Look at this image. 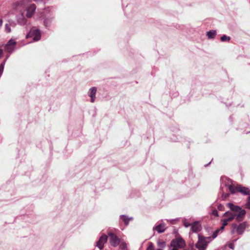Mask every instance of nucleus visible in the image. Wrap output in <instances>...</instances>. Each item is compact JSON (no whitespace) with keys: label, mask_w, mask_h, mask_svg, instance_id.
<instances>
[{"label":"nucleus","mask_w":250,"mask_h":250,"mask_svg":"<svg viewBox=\"0 0 250 250\" xmlns=\"http://www.w3.org/2000/svg\"><path fill=\"white\" fill-rule=\"evenodd\" d=\"M227 206L230 211H226L224 213L223 216L226 218L224 219V225H227L229 222H230L234 218L238 222L242 221L246 215V212L244 209L238 206L234 205L232 203H229Z\"/></svg>","instance_id":"obj_1"},{"label":"nucleus","mask_w":250,"mask_h":250,"mask_svg":"<svg viewBox=\"0 0 250 250\" xmlns=\"http://www.w3.org/2000/svg\"><path fill=\"white\" fill-rule=\"evenodd\" d=\"M248 226V224L247 222H243L238 225H237L236 224H232L231 225L232 229L231 230V234H233L235 231H236L238 234L242 235Z\"/></svg>","instance_id":"obj_2"},{"label":"nucleus","mask_w":250,"mask_h":250,"mask_svg":"<svg viewBox=\"0 0 250 250\" xmlns=\"http://www.w3.org/2000/svg\"><path fill=\"white\" fill-rule=\"evenodd\" d=\"M229 189L232 193H234L237 191L243 195L250 194V190L248 188L244 187L240 185H238L235 187L231 185H229Z\"/></svg>","instance_id":"obj_3"},{"label":"nucleus","mask_w":250,"mask_h":250,"mask_svg":"<svg viewBox=\"0 0 250 250\" xmlns=\"http://www.w3.org/2000/svg\"><path fill=\"white\" fill-rule=\"evenodd\" d=\"M185 245V241L183 239L177 238L171 241L170 246L173 248L171 250H178V248H183Z\"/></svg>","instance_id":"obj_4"},{"label":"nucleus","mask_w":250,"mask_h":250,"mask_svg":"<svg viewBox=\"0 0 250 250\" xmlns=\"http://www.w3.org/2000/svg\"><path fill=\"white\" fill-rule=\"evenodd\" d=\"M30 37H32L34 41H38L40 40L41 39V33L40 31L34 28L31 29L26 35L27 38Z\"/></svg>","instance_id":"obj_5"},{"label":"nucleus","mask_w":250,"mask_h":250,"mask_svg":"<svg viewBox=\"0 0 250 250\" xmlns=\"http://www.w3.org/2000/svg\"><path fill=\"white\" fill-rule=\"evenodd\" d=\"M195 246L199 250H205L207 246V243L205 237L198 234V241L196 244Z\"/></svg>","instance_id":"obj_6"},{"label":"nucleus","mask_w":250,"mask_h":250,"mask_svg":"<svg viewBox=\"0 0 250 250\" xmlns=\"http://www.w3.org/2000/svg\"><path fill=\"white\" fill-rule=\"evenodd\" d=\"M109 237V243L114 247L117 246L120 243L119 238L111 232L108 233Z\"/></svg>","instance_id":"obj_7"},{"label":"nucleus","mask_w":250,"mask_h":250,"mask_svg":"<svg viewBox=\"0 0 250 250\" xmlns=\"http://www.w3.org/2000/svg\"><path fill=\"white\" fill-rule=\"evenodd\" d=\"M16 42L13 40H10L5 46V50L8 52H12L15 47Z\"/></svg>","instance_id":"obj_8"},{"label":"nucleus","mask_w":250,"mask_h":250,"mask_svg":"<svg viewBox=\"0 0 250 250\" xmlns=\"http://www.w3.org/2000/svg\"><path fill=\"white\" fill-rule=\"evenodd\" d=\"M107 236L103 235L100 238L99 241L97 242V246L100 249L102 250L104 248V244L107 242Z\"/></svg>","instance_id":"obj_9"},{"label":"nucleus","mask_w":250,"mask_h":250,"mask_svg":"<svg viewBox=\"0 0 250 250\" xmlns=\"http://www.w3.org/2000/svg\"><path fill=\"white\" fill-rule=\"evenodd\" d=\"M36 6L34 4L30 5L27 9L26 16L28 18H31L35 12Z\"/></svg>","instance_id":"obj_10"},{"label":"nucleus","mask_w":250,"mask_h":250,"mask_svg":"<svg viewBox=\"0 0 250 250\" xmlns=\"http://www.w3.org/2000/svg\"><path fill=\"white\" fill-rule=\"evenodd\" d=\"M201 228V225L199 222H195L191 225V230L193 232L199 231Z\"/></svg>","instance_id":"obj_11"},{"label":"nucleus","mask_w":250,"mask_h":250,"mask_svg":"<svg viewBox=\"0 0 250 250\" xmlns=\"http://www.w3.org/2000/svg\"><path fill=\"white\" fill-rule=\"evenodd\" d=\"M153 229L156 230L159 233H162L165 231L166 229V225L165 223H161L155 227L153 228Z\"/></svg>","instance_id":"obj_12"},{"label":"nucleus","mask_w":250,"mask_h":250,"mask_svg":"<svg viewBox=\"0 0 250 250\" xmlns=\"http://www.w3.org/2000/svg\"><path fill=\"white\" fill-rule=\"evenodd\" d=\"M97 89L95 87H93L89 89V96L91 97V102L93 103L95 101V95L96 93Z\"/></svg>","instance_id":"obj_13"},{"label":"nucleus","mask_w":250,"mask_h":250,"mask_svg":"<svg viewBox=\"0 0 250 250\" xmlns=\"http://www.w3.org/2000/svg\"><path fill=\"white\" fill-rule=\"evenodd\" d=\"M17 21L21 24H24L26 23V19L22 14L18 17Z\"/></svg>","instance_id":"obj_14"},{"label":"nucleus","mask_w":250,"mask_h":250,"mask_svg":"<svg viewBox=\"0 0 250 250\" xmlns=\"http://www.w3.org/2000/svg\"><path fill=\"white\" fill-rule=\"evenodd\" d=\"M15 24L14 23H6L5 25V31L7 32V33H10L11 32V27H14L15 26Z\"/></svg>","instance_id":"obj_15"},{"label":"nucleus","mask_w":250,"mask_h":250,"mask_svg":"<svg viewBox=\"0 0 250 250\" xmlns=\"http://www.w3.org/2000/svg\"><path fill=\"white\" fill-rule=\"evenodd\" d=\"M216 35V31L210 30L207 32V36L209 39H213Z\"/></svg>","instance_id":"obj_16"},{"label":"nucleus","mask_w":250,"mask_h":250,"mask_svg":"<svg viewBox=\"0 0 250 250\" xmlns=\"http://www.w3.org/2000/svg\"><path fill=\"white\" fill-rule=\"evenodd\" d=\"M226 225H224V220H223V224H222V226H221V227L220 228V229H217L215 232L213 233V237L214 238H215L217 236V234L220 231H222L224 229V227L226 226Z\"/></svg>","instance_id":"obj_17"},{"label":"nucleus","mask_w":250,"mask_h":250,"mask_svg":"<svg viewBox=\"0 0 250 250\" xmlns=\"http://www.w3.org/2000/svg\"><path fill=\"white\" fill-rule=\"evenodd\" d=\"M121 219L123 220V221L125 222V224L126 225L128 224L129 221L131 219H132V218H128L125 216V215H122L121 216Z\"/></svg>","instance_id":"obj_18"},{"label":"nucleus","mask_w":250,"mask_h":250,"mask_svg":"<svg viewBox=\"0 0 250 250\" xmlns=\"http://www.w3.org/2000/svg\"><path fill=\"white\" fill-rule=\"evenodd\" d=\"M157 244L159 248L162 249L164 248L166 246L165 242L160 240L157 241Z\"/></svg>","instance_id":"obj_19"},{"label":"nucleus","mask_w":250,"mask_h":250,"mask_svg":"<svg viewBox=\"0 0 250 250\" xmlns=\"http://www.w3.org/2000/svg\"><path fill=\"white\" fill-rule=\"evenodd\" d=\"M120 248L122 250H125L127 249V244L124 242L120 243Z\"/></svg>","instance_id":"obj_20"},{"label":"nucleus","mask_w":250,"mask_h":250,"mask_svg":"<svg viewBox=\"0 0 250 250\" xmlns=\"http://www.w3.org/2000/svg\"><path fill=\"white\" fill-rule=\"evenodd\" d=\"M230 40V37H228L226 35H223L222 37H221V40L222 42H225V41H229Z\"/></svg>","instance_id":"obj_21"},{"label":"nucleus","mask_w":250,"mask_h":250,"mask_svg":"<svg viewBox=\"0 0 250 250\" xmlns=\"http://www.w3.org/2000/svg\"><path fill=\"white\" fill-rule=\"evenodd\" d=\"M146 250H155L153 245L152 243L150 242L149 243V246L147 247Z\"/></svg>","instance_id":"obj_22"},{"label":"nucleus","mask_w":250,"mask_h":250,"mask_svg":"<svg viewBox=\"0 0 250 250\" xmlns=\"http://www.w3.org/2000/svg\"><path fill=\"white\" fill-rule=\"evenodd\" d=\"M247 208L250 209V196H249L246 203Z\"/></svg>","instance_id":"obj_23"},{"label":"nucleus","mask_w":250,"mask_h":250,"mask_svg":"<svg viewBox=\"0 0 250 250\" xmlns=\"http://www.w3.org/2000/svg\"><path fill=\"white\" fill-rule=\"evenodd\" d=\"M4 64V62L1 63V66L0 67V76L2 74L3 70V65Z\"/></svg>","instance_id":"obj_24"},{"label":"nucleus","mask_w":250,"mask_h":250,"mask_svg":"<svg viewBox=\"0 0 250 250\" xmlns=\"http://www.w3.org/2000/svg\"><path fill=\"white\" fill-rule=\"evenodd\" d=\"M184 225L186 228H188L191 225L189 223L187 222L186 221H185L184 222Z\"/></svg>","instance_id":"obj_25"},{"label":"nucleus","mask_w":250,"mask_h":250,"mask_svg":"<svg viewBox=\"0 0 250 250\" xmlns=\"http://www.w3.org/2000/svg\"><path fill=\"white\" fill-rule=\"evenodd\" d=\"M212 214L215 216H218V212H217V210H216V209L213 210L212 212Z\"/></svg>","instance_id":"obj_26"},{"label":"nucleus","mask_w":250,"mask_h":250,"mask_svg":"<svg viewBox=\"0 0 250 250\" xmlns=\"http://www.w3.org/2000/svg\"><path fill=\"white\" fill-rule=\"evenodd\" d=\"M229 194H228V193L227 194H225L223 195L222 198L224 200V199H226L229 196Z\"/></svg>","instance_id":"obj_27"},{"label":"nucleus","mask_w":250,"mask_h":250,"mask_svg":"<svg viewBox=\"0 0 250 250\" xmlns=\"http://www.w3.org/2000/svg\"><path fill=\"white\" fill-rule=\"evenodd\" d=\"M229 248H230L231 249H234V245L232 243H231V244H229Z\"/></svg>","instance_id":"obj_28"},{"label":"nucleus","mask_w":250,"mask_h":250,"mask_svg":"<svg viewBox=\"0 0 250 250\" xmlns=\"http://www.w3.org/2000/svg\"><path fill=\"white\" fill-rule=\"evenodd\" d=\"M2 49H0V58L1 57V56H2Z\"/></svg>","instance_id":"obj_29"},{"label":"nucleus","mask_w":250,"mask_h":250,"mask_svg":"<svg viewBox=\"0 0 250 250\" xmlns=\"http://www.w3.org/2000/svg\"><path fill=\"white\" fill-rule=\"evenodd\" d=\"M2 24V20L0 19V27L1 26Z\"/></svg>","instance_id":"obj_30"},{"label":"nucleus","mask_w":250,"mask_h":250,"mask_svg":"<svg viewBox=\"0 0 250 250\" xmlns=\"http://www.w3.org/2000/svg\"><path fill=\"white\" fill-rule=\"evenodd\" d=\"M162 250V249H160V248H159V249H157V250Z\"/></svg>","instance_id":"obj_31"}]
</instances>
